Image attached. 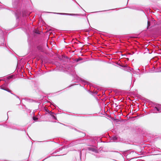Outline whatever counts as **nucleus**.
I'll return each instance as SVG.
<instances>
[{
  "mask_svg": "<svg viewBox=\"0 0 161 161\" xmlns=\"http://www.w3.org/2000/svg\"><path fill=\"white\" fill-rule=\"evenodd\" d=\"M37 119V118L36 117H34L33 118V119L34 120H36Z\"/></svg>",
  "mask_w": 161,
  "mask_h": 161,
  "instance_id": "7ed1b4c3",
  "label": "nucleus"
},
{
  "mask_svg": "<svg viewBox=\"0 0 161 161\" xmlns=\"http://www.w3.org/2000/svg\"><path fill=\"white\" fill-rule=\"evenodd\" d=\"M150 25V22L148 21L147 22V27H149Z\"/></svg>",
  "mask_w": 161,
  "mask_h": 161,
  "instance_id": "f03ea898",
  "label": "nucleus"
},
{
  "mask_svg": "<svg viewBox=\"0 0 161 161\" xmlns=\"http://www.w3.org/2000/svg\"><path fill=\"white\" fill-rule=\"evenodd\" d=\"M157 110V111L161 112V106L159 105L158 107V108L157 107H156L155 108Z\"/></svg>",
  "mask_w": 161,
  "mask_h": 161,
  "instance_id": "f257e3e1",
  "label": "nucleus"
},
{
  "mask_svg": "<svg viewBox=\"0 0 161 161\" xmlns=\"http://www.w3.org/2000/svg\"><path fill=\"white\" fill-rule=\"evenodd\" d=\"M114 140H115L116 139V137H114Z\"/></svg>",
  "mask_w": 161,
  "mask_h": 161,
  "instance_id": "39448f33",
  "label": "nucleus"
},
{
  "mask_svg": "<svg viewBox=\"0 0 161 161\" xmlns=\"http://www.w3.org/2000/svg\"><path fill=\"white\" fill-rule=\"evenodd\" d=\"M2 89H3L4 90H7L6 89H4L3 87H2Z\"/></svg>",
  "mask_w": 161,
  "mask_h": 161,
  "instance_id": "20e7f679",
  "label": "nucleus"
}]
</instances>
